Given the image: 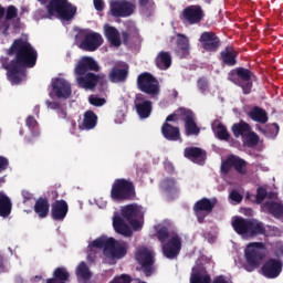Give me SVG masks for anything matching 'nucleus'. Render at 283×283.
Wrapping results in <instances>:
<instances>
[{"label": "nucleus", "mask_w": 283, "mask_h": 283, "mask_svg": "<svg viewBox=\"0 0 283 283\" xmlns=\"http://www.w3.org/2000/svg\"><path fill=\"white\" fill-rule=\"evenodd\" d=\"M8 54L9 56L15 54V59L11 60L9 64L3 65V67L7 70V76L11 85H19L23 77H25V69L36 65L39 53H36V50H34L30 42L17 39L11 44Z\"/></svg>", "instance_id": "1"}, {"label": "nucleus", "mask_w": 283, "mask_h": 283, "mask_svg": "<svg viewBox=\"0 0 283 283\" xmlns=\"http://www.w3.org/2000/svg\"><path fill=\"white\" fill-rule=\"evenodd\" d=\"M90 247H93L94 249H104L103 253L105 258L114 261L123 260L129 251V243L123 240L118 241L112 237L107 238L106 235L95 239Z\"/></svg>", "instance_id": "2"}, {"label": "nucleus", "mask_w": 283, "mask_h": 283, "mask_svg": "<svg viewBox=\"0 0 283 283\" xmlns=\"http://www.w3.org/2000/svg\"><path fill=\"white\" fill-rule=\"evenodd\" d=\"M232 228L242 238H258V235H266V227L258 219H247L235 217L232 222Z\"/></svg>", "instance_id": "3"}, {"label": "nucleus", "mask_w": 283, "mask_h": 283, "mask_svg": "<svg viewBox=\"0 0 283 283\" xmlns=\"http://www.w3.org/2000/svg\"><path fill=\"white\" fill-rule=\"evenodd\" d=\"M111 198L116 202L136 200V186L134 181L125 178L115 179L111 189Z\"/></svg>", "instance_id": "4"}, {"label": "nucleus", "mask_w": 283, "mask_h": 283, "mask_svg": "<svg viewBox=\"0 0 283 283\" xmlns=\"http://www.w3.org/2000/svg\"><path fill=\"white\" fill-rule=\"evenodd\" d=\"M265 249L266 245L262 242H252L248 244L244 251L247 262L244 269L248 273H253V271L260 266L262 260L266 258Z\"/></svg>", "instance_id": "5"}, {"label": "nucleus", "mask_w": 283, "mask_h": 283, "mask_svg": "<svg viewBox=\"0 0 283 283\" xmlns=\"http://www.w3.org/2000/svg\"><path fill=\"white\" fill-rule=\"evenodd\" d=\"M49 17L57 14L62 21H72L76 15V7L72 6L67 0H50L46 4Z\"/></svg>", "instance_id": "6"}, {"label": "nucleus", "mask_w": 283, "mask_h": 283, "mask_svg": "<svg viewBox=\"0 0 283 283\" xmlns=\"http://www.w3.org/2000/svg\"><path fill=\"white\" fill-rule=\"evenodd\" d=\"M253 76L254 74L251 70L240 66L229 72L228 80L241 87L243 94L249 95L253 90Z\"/></svg>", "instance_id": "7"}, {"label": "nucleus", "mask_w": 283, "mask_h": 283, "mask_svg": "<svg viewBox=\"0 0 283 283\" xmlns=\"http://www.w3.org/2000/svg\"><path fill=\"white\" fill-rule=\"evenodd\" d=\"M122 218L130 224L134 231H140L143 229V220H145V210L143 206L137 203H130L122 208Z\"/></svg>", "instance_id": "8"}, {"label": "nucleus", "mask_w": 283, "mask_h": 283, "mask_svg": "<svg viewBox=\"0 0 283 283\" xmlns=\"http://www.w3.org/2000/svg\"><path fill=\"white\" fill-rule=\"evenodd\" d=\"M75 41H80V50L96 52L103 45V35L87 30H80L75 35Z\"/></svg>", "instance_id": "9"}, {"label": "nucleus", "mask_w": 283, "mask_h": 283, "mask_svg": "<svg viewBox=\"0 0 283 283\" xmlns=\"http://www.w3.org/2000/svg\"><path fill=\"white\" fill-rule=\"evenodd\" d=\"M135 260L145 277H151L156 273V259L154 258V252L149 249L139 248L135 252Z\"/></svg>", "instance_id": "10"}, {"label": "nucleus", "mask_w": 283, "mask_h": 283, "mask_svg": "<svg viewBox=\"0 0 283 283\" xmlns=\"http://www.w3.org/2000/svg\"><path fill=\"white\" fill-rule=\"evenodd\" d=\"M137 88L148 96L160 94V82L149 72H144L137 76Z\"/></svg>", "instance_id": "11"}, {"label": "nucleus", "mask_w": 283, "mask_h": 283, "mask_svg": "<svg viewBox=\"0 0 283 283\" xmlns=\"http://www.w3.org/2000/svg\"><path fill=\"white\" fill-rule=\"evenodd\" d=\"M216 205H218V199H209L207 197H203L195 203L193 212L199 224L205 222V218H207V216H209L213 209H216Z\"/></svg>", "instance_id": "12"}, {"label": "nucleus", "mask_w": 283, "mask_h": 283, "mask_svg": "<svg viewBox=\"0 0 283 283\" xmlns=\"http://www.w3.org/2000/svg\"><path fill=\"white\" fill-rule=\"evenodd\" d=\"M136 10V4L127 0H114L111 2L112 17L116 19L132 17Z\"/></svg>", "instance_id": "13"}, {"label": "nucleus", "mask_w": 283, "mask_h": 283, "mask_svg": "<svg viewBox=\"0 0 283 283\" xmlns=\"http://www.w3.org/2000/svg\"><path fill=\"white\" fill-rule=\"evenodd\" d=\"M161 251L164 258H167V260H176V258L180 255V251H182V239L180 235H172L166 243L163 244Z\"/></svg>", "instance_id": "14"}, {"label": "nucleus", "mask_w": 283, "mask_h": 283, "mask_svg": "<svg viewBox=\"0 0 283 283\" xmlns=\"http://www.w3.org/2000/svg\"><path fill=\"white\" fill-rule=\"evenodd\" d=\"M177 112L184 118L186 136H198L200 134V127L196 124V115L193 112L182 107L178 108Z\"/></svg>", "instance_id": "15"}, {"label": "nucleus", "mask_w": 283, "mask_h": 283, "mask_svg": "<svg viewBox=\"0 0 283 283\" xmlns=\"http://www.w3.org/2000/svg\"><path fill=\"white\" fill-rule=\"evenodd\" d=\"M134 105L139 118H149L154 112V103L143 93L135 96Z\"/></svg>", "instance_id": "16"}, {"label": "nucleus", "mask_w": 283, "mask_h": 283, "mask_svg": "<svg viewBox=\"0 0 283 283\" xmlns=\"http://www.w3.org/2000/svg\"><path fill=\"white\" fill-rule=\"evenodd\" d=\"M181 19L184 23H188L189 25H198L205 19V11H202V7L200 6H190L184 9Z\"/></svg>", "instance_id": "17"}, {"label": "nucleus", "mask_w": 283, "mask_h": 283, "mask_svg": "<svg viewBox=\"0 0 283 283\" xmlns=\"http://www.w3.org/2000/svg\"><path fill=\"white\" fill-rule=\"evenodd\" d=\"M199 42L206 52H216L217 50H220V45H222L220 38H218L213 31H206L201 33Z\"/></svg>", "instance_id": "18"}, {"label": "nucleus", "mask_w": 283, "mask_h": 283, "mask_svg": "<svg viewBox=\"0 0 283 283\" xmlns=\"http://www.w3.org/2000/svg\"><path fill=\"white\" fill-rule=\"evenodd\" d=\"M101 66L94 61L92 56H83L76 64L74 74L75 76H85L87 72H98Z\"/></svg>", "instance_id": "19"}, {"label": "nucleus", "mask_w": 283, "mask_h": 283, "mask_svg": "<svg viewBox=\"0 0 283 283\" xmlns=\"http://www.w3.org/2000/svg\"><path fill=\"white\" fill-rule=\"evenodd\" d=\"M282 266L283 263L279 259H269L261 268L262 275L268 280H275L282 273Z\"/></svg>", "instance_id": "20"}, {"label": "nucleus", "mask_w": 283, "mask_h": 283, "mask_svg": "<svg viewBox=\"0 0 283 283\" xmlns=\"http://www.w3.org/2000/svg\"><path fill=\"white\" fill-rule=\"evenodd\" d=\"M51 85L56 98L67 99L70 96H72V86L65 78H54Z\"/></svg>", "instance_id": "21"}, {"label": "nucleus", "mask_w": 283, "mask_h": 283, "mask_svg": "<svg viewBox=\"0 0 283 283\" xmlns=\"http://www.w3.org/2000/svg\"><path fill=\"white\" fill-rule=\"evenodd\" d=\"M70 211V206H67V201L61 199L56 200L51 206V218L57 222H63Z\"/></svg>", "instance_id": "22"}, {"label": "nucleus", "mask_w": 283, "mask_h": 283, "mask_svg": "<svg viewBox=\"0 0 283 283\" xmlns=\"http://www.w3.org/2000/svg\"><path fill=\"white\" fill-rule=\"evenodd\" d=\"M76 83L83 90H94L101 83V75L91 72L84 75H76Z\"/></svg>", "instance_id": "23"}, {"label": "nucleus", "mask_w": 283, "mask_h": 283, "mask_svg": "<svg viewBox=\"0 0 283 283\" xmlns=\"http://www.w3.org/2000/svg\"><path fill=\"white\" fill-rule=\"evenodd\" d=\"M184 156L188 160L196 163V165H205V160H207V151H205L200 147H187L184 150Z\"/></svg>", "instance_id": "24"}, {"label": "nucleus", "mask_w": 283, "mask_h": 283, "mask_svg": "<svg viewBox=\"0 0 283 283\" xmlns=\"http://www.w3.org/2000/svg\"><path fill=\"white\" fill-rule=\"evenodd\" d=\"M220 61L228 67H235L238 65V51L232 46H227L220 52Z\"/></svg>", "instance_id": "25"}, {"label": "nucleus", "mask_w": 283, "mask_h": 283, "mask_svg": "<svg viewBox=\"0 0 283 283\" xmlns=\"http://www.w3.org/2000/svg\"><path fill=\"white\" fill-rule=\"evenodd\" d=\"M161 134L166 140H170L176 143L177 140H181L180 137V127L172 126L171 124L165 122L161 126Z\"/></svg>", "instance_id": "26"}, {"label": "nucleus", "mask_w": 283, "mask_h": 283, "mask_svg": "<svg viewBox=\"0 0 283 283\" xmlns=\"http://www.w3.org/2000/svg\"><path fill=\"white\" fill-rule=\"evenodd\" d=\"M113 229L119 234L124 235V238H132L133 231L132 228L128 227L127 223H125V219L120 218L118 216H115L113 218Z\"/></svg>", "instance_id": "27"}, {"label": "nucleus", "mask_w": 283, "mask_h": 283, "mask_svg": "<svg viewBox=\"0 0 283 283\" xmlns=\"http://www.w3.org/2000/svg\"><path fill=\"white\" fill-rule=\"evenodd\" d=\"M128 77H129L128 67L120 69V67L114 66L108 74V78L111 83H125V81H127Z\"/></svg>", "instance_id": "28"}, {"label": "nucleus", "mask_w": 283, "mask_h": 283, "mask_svg": "<svg viewBox=\"0 0 283 283\" xmlns=\"http://www.w3.org/2000/svg\"><path fill=\"white\" fill-rule=\"evenodd\" d=\"M36 216L41 219L48 218L50 214V201L46 198L40 197L33 208Z\"/></svg>", "instance_id": "29"}, {"label": "nucleus", "mask_w": 283, "mask_h": 283, "mask_svg": "<svg viewBox=\"0 0 283 283\" xmlns=\"http://www.w3.org/2000/svg\"><path fill=\"white\" fill-rule=\"evenodd\" d=\"M248 116L251 120H254V123H261L262 125L269 123V115L266 114V111L260 106H254L249 112Z\"/></svg>", "instance_id": "30"}, {"label": "nucleus", "mask_w": 283, "mask_h": 283, "mask_svg": "<svg viewBox=\"0 0 283 283\" xmlns=\"http://www.w3.org/2000/svg\"><path fill=\"white\" fill-rule=\"evenodd\" d=\"M12 213V201L6 193L0 192V216L1 218H8Z\"/></svg>", "instance_id": "31"}, {"label": "nucleus", "mask_w": 283, "mask_h": 283, "mask_svg": "<svg viewBox=\"0 0 283 283\" xmlns=\"http://www.w3.org/2000/svg\"><path fill=\"white\" fill-rule=\"evenodd\" d=\"M155 63L159 70H169L171 67V54L161 51L155 59Z\"/></svg>", "instance_id": "32"}, {"label": "nucleus", "mask_w": 283, "mask_h": 283, "mask_svg": "<svg viewBox=\"0 0 283 283\" xmlns=\"http://www.w3.org/2000/svg\"><path fill=\"white\" fill-rule=\"evenodd\" d=\"M97 124H98V116L96 115V113H94V111H86L84 113L82 127H84V129L90 130V129H94V127H96Z\"/></svg>", "instance_id": "33"}, {"label": "nucleus", "mask_w": 283, "mask_h": 283, "mask_svg": "<svg viewBox=\"0 0 283 283\" xmlns=\"http://www.w3.org/2000/svg\"><path fill=\"white\" fill-rule=\"evenodd\" d=\"M177 50L181 57L189 56V38L182 33L177 34Z\"/></svg>", "instance_id": "34"}, {"label": "nucleus", "mask_w": 283, "mask_h": 283, "mask_svg": "<svg viewBox=\"0 0 283 283\" xmlns=\"http://www.w3.org/2000/svg\"><path fill=\"white\" fill-rule=\"evenodd\" d=\"M105 36L107 41H109L111 45L115 48H120V33L114 27H106L105 28Z\"/></svg>", "instance_id": "35"}, {"label": "nucleus", "mask_w": 283, "mask_h": 283, "mask_svg": "<svg viewBox=\"0 0 283 283\" xmlns=\"http://www.w3.org/2000/svg\"><path fill=\"white\" fill-rule=\"evenodd\" d=\"M266 207L269 209V212L273 218H276V220H282L283 218V203H280L277 201H270L266 202Z\"/></svg>", "instance_id": "36"}, {"label": "nucleus", "mask_w": 283, "mask_h": 283, "mask_svg": "<svg viewBox=\"0 0 283 283\" xmlns=\"http://www.w3.org/2000/svg\"><path fill=\"white\" fill-rule=\"evenodd\" d=\"M259 130L266 138H276L277 134H280V125L277 123L266 124L264 127H260Z\"/></svg>", "instance_id": "37"}, {"label": "nucleus", "mask_w": 283, "mask_h": 283, "mask_svg": "<svg viewBox=\"0 0 283 283\" xmlns=\"http://www.w3.org/2000/svg\"><path fill=\"white\" fill-rule=\"evenodd\" d=\"M76 275L77 277H81L84 282H90L92 280V271H90V266H87V263L81 262L76 268Z\"/></svg>", "instance_id": "38"}, {"label": "nucleus", "mask_w": 283, "mask_h": 283, "mask_svg": "<svg viewBox=\"0 0 283 283\" xmlns=\"http://www.w3.org/2000/svg\"><path fill=\"white\" fill-rule=\"evenodd\" d=\"M251 132V126L248 123L241 122L237 123L232 126V133L235 136V138H239V136H247Z\"/></svg>", "instance_id": "39"}, {"label": "nucleus", "mask_w": 283, "mask_h": 283, "mask_svg": "<svg viewBox=\"0 0 283 283\" xmlns=\"http://www.w3.org/2000/svg\"><path fill=\"white\" fill-rule=\"evenodd\" d=\"M190 283H211V275L207 272L195 271L190 275Z\"/></svg>", "instance_id": "40"}, {"label": "nucleus", "mask_w": 283, "mask_h": 283, "mask_svg": "<svg viewBox=\"0 0 283 283\" xmlns=\"http://www.w3.org/2000/svg\"><path fill=\"white\" fill-rule=\"evenodd\" d=\"M160 188L166 193H176L178 191V187H176V179L174 178H165L161 184Z\"/></svg>", "instance_id": "41"}, {"label": "nucleus", "mask_w": 283, "mask_h": 283, "mask_svg": "<svg viewBox=\"0 0 283 283\" xmlns=\"http://www.w3.org/2000/svg\"><path fill=\"white\" fill-rule=\"evenodd\" d=\"M233 169L241 176H247V160L234 155Z\"/></svg>", "instance_id": "42"}, {"label": "nucleus", "mask_w": 283, "mask_h": 283, "mask_svg": "<svg viewBox=\"0 0 283 283\" xmlns=\"http://www.w3.org/2000/svg\"><path fill=\"white\" fill-rule=\"evenodd\" d=\"M266 196H269V198H273L275 196V193L274 192L269 193L264 187H259L256 189V195H255L256 205H262V202H264V200H266Z\"/></svg>", "instance_id": "43"}, {"label": "nucleus", "mask_w": 283, "mask_h": 283, "mask_svg": "<svg viewBox=\"0 0 283 283\" xmlns=\"http://www.w3.org/2000/svg\"><path fill=\"white\" fill-rule=\"evenodd\" d=\"M138 3L142 12H145L146 14H151L154 8H156V2H154V0H138Z\"/></svg>", "instance_id": "44"}, {"label": "nucleus", "mask_w": 283, "mask_h": 283, "mask_svg": "<svg viewBox=\"0 0 283 283\" xmlns=\"http://www.w3.org/2000/svg\"><path fill=\"white\" fill-rule=\"evenodd\" d=\"M233 160H234V155H230L227 157V159L221 163V174H224V176H227V174H229V171H231V169H233Z\"/></svg>", "instance_id": "45"}, {"label": "nucleus", "mask_w": 283, "mask_h": 283, "mask_svg": "<svg viewBox=\"0 0 283 283\" xmlns=\"http://www.w3.org/2000/svg\"><path fill=\"white\" fill-rule=\"evenodd\" d=\"M217 137L219 140H229L231 138V135H229V130H227V126L224 124L220 123L217 125Z\"/></svg>", "instance_id": "46"}, {"label": "nucleus", "mask_w": 283, "mask_h": 283, "mask_svg": "<svg viewBox=\"0 0 283 283\" xmlns=\"http://www.w3.org/2000/svg\"><path fill=\"white\" fill-rule=\"evenodd\" d=\"M244 138L248 147H256V145L260 143V136L253 132L245 134Z\"/></svg>", "instance_id": "47"}, {"label": "nucleus", "mask_w": 283, "mask_h": 283, "mask_svg": "<svg viewBox=\"0 0 283 283\" xmlns=\"http://www.w3.org/2000/svg\"><path fill=\"white\" fill-rule=\"evenodd\" d=\"M157 240H159V242L161 244H165V242H167V240H169V229L165 226L160 227L158 230H157Z\"/></svg>", "instance_id": "48"}, {"label": "nucleus", "mask_w": 283, "mask_h": 283, "mask_svg": "<svg viewBox=\"0 0 283 283\" xmlns=\"http://www.w3.org/2000/svg\"><path fill=\"white\" fill-rule=\"evenodd\" d=\"M197 87L201 94L209 92V80L206 76L199 77L197 81Z\"/></svg>", "instance_id": "49"}, {"label": "nucleus", "mask_w": 283, "mask_h": 283, "mask_svg": "<svg viewBox=\"0 0 283 283\" xmlns=\"http://www.w3.org/2000/svg\"><path fill=\"white\" fill-rule=\"evenodd\" d=\"M88 103L91 105H93L94 107H103V105H105L106 101L103 97H97V96L92 95L88 97Z\"/></svg>", "instance_id": "50"}, {"label": "nucleus", "mask_w": 283, "mask_h": 283, "mask_svg": "<svg viewBox=\"0 0 283 283\" xmlns=\"http://www.w3.org/2000/svg\"><path fill=\"white\" fill-rule=\"evenodd\" d=\"M18 17V10L17 7L10 6L7 9L6 19L7 21H12V19H17Z\"/></svg>", "instance_id": "51"}, {"label": "nucleus", "mask_w": 283, "mask_h": 283, "mask_svg": "<svg viewBox=\"0 0 283 283\" xmlns=\"http://www.w3.org/2000/svg\"><path fill=\"white\" fill-rule=\"evenodd\" d=\"M229 198L230 200H232V202H235L237 205H240V202H242V200L244 199L242 193H240L238 190H232L229 195Z\"/></svg>", "instance_id": "52"}, {"label": "nucleus", "mask_w": 283, "mask_h": 283, "mask_svg": "<svg viewBox=\"0 0 283 283\" xmlns=\"http://www.w3.org/2000/svg\"><path fill=\"white\" fill-rule=\"evenodd\" d=\"M25 125L27 127H29V129H35L36 125H39V122H36V119L34 118V116L30 115L28 116V118L25 119Z\"/></svg>", "instance_id": "53"}, {"label": "nucleus", "mask_w": 283, "mask_h": 283, "mask_svg": "<svg viewBox=\"0 0 283 283\" xmlns=\"http://www.w3.org/2000/svg\"><path fill=\"white\" fill-rule=\"evenodd\" d=\"M45 105L49 109H56L59 112L60 108L63 107L61 103L59 102H50V99H46Z\"/></svg>", "instance_id": "54"}, {"label": "nucleus", "mask_w": 283, "mask_h": 283, "mask_svg": "<svg viewBox=\"0 0 283 283\" xmlns=\"http://www.w3.org/2000/svg\"><path fill=\"white\" fill-rule=\"evenodd\" d=\"M93 3L97 12H103V10H105V2L103 0H93Z\"/></svg>", "instance_id": "55"}, {"label": "nucleus", "mask_w": 283, "mask_h": 283, "mask_svg": "<svg viewBox=\"0 0 283 283\" xmlns=\"http://www.w3.org/2000/svg\"><path fill=\"white\" fill-rule=\"evenodd\" d=\"M178 116H180V113H178L177 109L175 113L167 116L165 123H176V120H178Z\"/></svg>", "instance_id": "56"}, {"label": "nucleus", "mask_w": 283, "mask_h": 283, "mask_svg": "<svg viewBox=\"0 0 283 283\" xmlns=\"http://www.w3.org/2000/svg\"><path fill=\"white\" fill-rule=\"evenodd\" d=\"M8 165H10L8 158L0 156V171H6V169H8Z\"/></svg>", "instance_id": "57"}, {"label": "nucleus", "mask_w": 283, "mask_h": 283, "mask_svg": "<svg viewBox=\"0 0 283 283\" xmlns=\"http://www.w3.org/2000/svg\"><path fill=\"white\" fill-rule=\"evenodd\" d=\"M57 116L59 118H62L65 120L67 118V112L65 111V106H62L60 109H57Z\"/></svg>", "instance_id": "58"}, {"label": "nucleus", "mask_w": 283, "mask_h": 283, "mask_svg": "<svg viewBox=\"0 0 283 283\" xmlns=\"http://www.w3.org/2000/svg\"><path fill=\"white\" fill-rule=\"evenodd\" d=\"M21 196L23 198V202H28V200H32V193L28 190H22Z\"/></svg>", "instance_id": "59"}, {"label": "nucleus", "mask_w": 283, "mask_h": 283, "mask_svg": "<svg viewBox=\"0 0 283 283\" xmlns=\"http://www.w3.org/2000/svg\"><path fill=\"white\" fill-rule=\"evenodd\" d=\"M122 41L124 45H127V43H129V33L127 31L122 32Z\"/></svg>", "instance_id": "60"}, {"label": "nucleus", "mask_w": 283, "mask_h": 283, "mask_svg": "<svg viewBox=\"0 0 283 283\" xmlns=\"http://www.w3.org/2000/svg\"><path fill=\"white\" fill-rule=\"evenodd\" d=\"M6 14V9L0 6V19H3V15Z\"/></svg>", "instance_id": "61"}, {"label": "nucleus", "mask_w": 283, "mask_h": 283, "mask_svg": "<svg viewBox=\"0 0 283 283\" xmlns=\"http://www.w3.org/2000/svg\"><path fill=\"white\" fill-rule=\"evenodd\" d=\"M3 269V256L0 255V271Z\"/></svg>", "instance_id": "62"}, {"label": "nucleus", "mask_w": 283, "mask_h": 283, "mask_svg": "<svg viewBox=\"0 0 283 283\" xmlns=\"http://www.w3.org/2000/svg\"><path fill=\"white\" fill-rule=\"evenodd\" d=\"M39 3H41V6H45V3H48V0H38Z\"/></svg>", "instance_id": "63"}, {"label": "nucleus", "mask_w": 283, "mask_h": 283, "mask_svg": "<svg viewBox=\"0 0 283 283\" xmlns=\"http://www.w3.org/2000/svg\"><path fill=\"white\" fill-rule=\"evenodd\" d=\"M34 280H38V281H39V280H43V276H41V275H35V276H34Z\"/></svg>", "instance_id": "64"}]
</instances>
